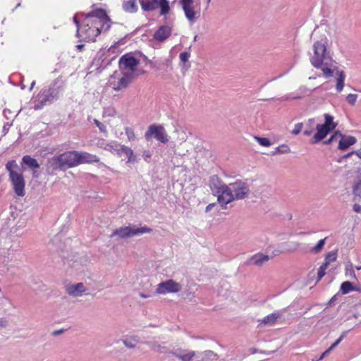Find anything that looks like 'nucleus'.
<instances>
[{"label":"nucleus","mask_w":361,"mask_h":361,"mask_svg":"<svg viewBox=\"0 0 361 361\" xmlns=\"http://www.w3.org/2000/svg\"><path fill=\"white\" fill-rule=\"evenodd\" d=\"M345 274L347 276H349L351 279H357V276H356L355 272L353 270V264L351 263L346 266V267H345Z\"/></svg>","instance_id":"e433bc0d"},{"label":"nucleus","mask_w":361,"mask_h":361,"mask_svg":"<svg viewBox=\"0 0 361 361\" xmlns=\"http://www.w3.org/2000/svg\"><path fill=\"white\" fill-rule=\"evenodd\" d=\"M83 47H84V45H83V44H78V45L76 46V48H77V49H78L79 51H81V50L82 49Z\"/></svg>","instance_id":"774afa93"},{"label":"nucleus","mask_w":361,"mask_h":361,"mask_svg":"<svg viewBox=\"0 0 361 361\" xmlns=\"http://www.w3.org/2000/svg\"><path fill=\"white\" fill-rule=\"evenodd\" d=\"M125 133L129 140H134L135 139L134 130L131 128H126Z\"/></svg>","instance_id":"49530a36"},{"label":"nucleus","mask_w":361,"mask_h":361,"mask_svg":"<svg viewBox=\"0 0 361 361\" xmlns=\"http://www.w3.org/2000/svg\"><path fill=\"white\" fill-rule=\"evenodd\" d=\"M184 11L185 18L191 23H194L200 16V9L196 10L193 0H179Z\"/></svg>","instance_id":"f8f14e48"},{"label":"nucleus","mask_w":361,"mask_h":361,"mask_svg":"<svg viewBox=\"0 0 361 361\" xmlns=\"http://www.w3.org/2000/svg\"><path fill=\"white\" fill-rule=\"evenodd\" d=\"M147 344L157 353H165L168 351V348L163 344L157 342H147Z\"/></svg>","instance_id":"a878e982"},{"label":"nucleus","mask_w":361,"mask_h":361,"mask_svg":"<svg viewBox=\"0 0 361 361\" xmlns=\"http://www.w3.org/2000/svg\"><path fill=\"white\" fill-rule=\"evenodd\" d=\"M49 162L54 168H59L60 169L75 167L79 165L78 151L67 152L53 157Z\"/></svg>","instance_id":"423d86ee"},{"label":"nucleus","mask_w":361,"mask_h":361,"mask_svg":"<svg viewBox=\"0 0 361 361\" xmlns=\"http://www.w3.org/2000/svg\"><path fill=\"white\" fill-rule=\"evenodd\" d=\"M139 63V60L130 54H126L122 56L118 62L121 71L133 78L135 77V71Z\"/></svg>","instance_id":"6e6552de"},{"label":"nucleus","mask_w":361,"mask_h":361,"mask_svg":"<svg viewBox=\"0 0 361 361\" xmlns=\"http://www.w3.org/2000/svg\"><path fill=\"white\" fill-rule=\"evenodd\" d=\"M145 137L147 140H150L154 137L157 140L162 143H167L169 140V137L164 128L161 125L152 124L150 125L145 133Z\"/></svg>","instance_id":"1a4fd4ad"},{"label":"nucleus","mask_w":361,"mask_h":361,"mask_svg":"<svg viewBox=\"0 0 361 361\" xmlns=\"http://www.w3.org/2000/svg\"><path fill=\"white\" fill-rule=\"evenodd\" d=\"M300 245L301 244L298 242H290L289 243H288V251L290 252H295L299 250Z\"/></svg>","instance_id":"58836bf2"},{"label":"nucleus","mask_w":361,"mask_h":361,"mask_svg":"<svg viewBox=\"0 0 361 361\" xmlns=\"http://www.w3.org/2000/svg\"><path fill=\"white\" fill-rule=\"evenodd\" d=\"M338 257V250H334L326 254L324 264L329 267L331 262H335Z\"/></svg>","instance_id":"393cba45"},{"label":"nucleus","mask_w":361,"mask_h":361,"mask_svg":"<svg viewBox=\"0 0 361 361\" xmlns=\"http://www.w3.org/2000/svg\"><path fill=\"white\" fill-rule=\"evenodd\" d=\"M208 185L212 195L216 197L217 202L222 209H226L227 204L235 200L247 198L250 193V187L246 182L237 180L233 183L226 184L216 175L209 178Z\"/></svg>","instance_id":"f257e3e1"},{"label":"nucleus","mask_w":361,"mask_h":361,"mask_svg":"<svg viewBox=\"0 0 361 361\" xmlns=\"http://www.w3.org/2000/svg\"><path fill=\"white\" fill-rule=\"evenodd\" d=\"M338 133H336L334 135H333L326 142V143H330L332 142V140L334 139V137L336 136V135H338Z\"/></svg>","instance_id":"69168bd1"},{"label":"nucleus","mask_w":361,"mask_h":361,"mask_svg":"<svg viewBox=\"0 0 361 361\" xmlns=\"http://www.w3.org/2000/svg\"><path fill=\"white\" fill-rule=\"evenodd\" d=\"M301 99V97L299 95H295L293 97H290L289 95H285L279 99L280 101H288L290 99Z\"/></svg>","instance_id":"864d4df0"},{"label":"nucleus","mask_w":361,"mask_h":361,"mask_svg":"<svg viewBox=\"0 0 361 361\" xmlns=\"http://www.w3.org/2000/svg\"><path fill=\"white\" fill-rule=\"evenodd\" d=\"M270 257L267 255L262 253H257L252 256L247 262V265H256L257 267L262 266L264 263L269 260Z\"/></svg>","instance_id":"f3484780"},{"label":"nucleus","mask_w":361,"mask_h":361,"mask_svg":"<svg viewBox=\"0 0 361 361\" xmlns=\"http://www.w3.org/2000/svg\"><path fill=\"white\" fill-rule=\"evenodd\" d=\"M116 145H118L117 143H112L111 145H108V147H109V149L112 152H115L116 153V152L115 151V148L116 147Z\"/></svg>","instance_id":"680f3d73"},{"label":"nucleus","mask_w":361,"mask_h":361,"mask_svg":"<svg viewBox=\"0 0 361 361\" xmlns=\"http://www.w3.org/2000/svg\"><path fill=\"white\" fill-rule=\"evenodd\" d=\"M187 351L178 350V351H171V353L175 355L176 357L180 359L181 361L183 360V358L186 354Z\"/></svg>","instance_id":"09e8293b"},{"label":"nucleus","mask_w":361,"mask_h":361,"mask_svg":"<svg viewBox=\"0 0 361 361\" xmlns=\"http://www.w3.org/2000/svg\"><path fill=\"white\" fill-rule=\"evenodd\" d=\"M317 133L311 140L312 144H316L323 140L331 131L326 126L317 124L316 126Z\"/></svg>","instance_id":"6ab92c4d"},{"label":"nucleus","mask_w":361,"mask_h":361,"mask_svg":"<svg viewBox=\"0 0 361 361\" xmlns=\"http://www.w3.org/2000/svg\"><path fill=\"white\" fill-rule=\"evenodd\" d=\"M139 295H140V296L141 298H149V295H146V294H145V293H140Z\"/></svg>","instance_id":"338daca9"},{"label":"nucleus","mask_w":361,"mask_h":361,"mask_svg":"<svg viewBox=\"0 0 361 361\" xmlns=\"http://www.w3.org/2000/svg\"><path fill=\"white\" fill-rule=\"evenodd\" d=\"M345 336V332H343L341 336L334 343L331 344V345L326 350L329 351V353L334 349L344 338Z\"/></svg>","instance_id":"79ce46f5"},{"label":"nucleus","mask_w":361,"mask_h":361,"mask_svg":"<svg viewBox=\"0 0 361 361\" xmlns=\"http://www.w3.org/2000/svg\"><path fill=\"white\" fill-rule=\"evenodd\" d=\"M338 135L341 137L338 144V148L341 150L348 149L350 146L354 145L357 141V139L351 135L345 136L341 133L338 134Z\"/></svg>","instance_id":"412c9836"},{"label":"nucleus","mask_w":361,"mask_h":361,"mask_svg":"<svg viewBox=\"0 0 361 361\" xmlns=\"http://www.w3.org/2000/svg\"><path fill=\"white\" fill-rule=\"evenodd\" d=\"M94 123L97 126V127L99 129L101 133H106V126L98 121L97 119H93Z\"/></svg>","instance_id":"de8ad7c7"},{"label":"nucleus","mask_w":361,"mask_h":361,"mask_svg":"<svg viewBox=\"0 0 361 361\" xmlns=\"http://www.w3.org/2000/svg\"><path fill=\"white\" fill-rule=\"evenodd\" d=\"M307 129L304 130V134L305 135H310L314 130V126H315V119L314 118H310L308 119L307 123Z\"/></svg>","instance_id":"72a5a7b5"},{"label":"nucleus","mask_w":361,"mask_h":361,"mask_svg":"<svg viewBox=\"0 0 361 361\" xmlns=\"http://www.w3.org/2000/svg\"><path fill=\"white\" fill-rule=\"evenodd\" d=\"M353 209L356 213H361V206L358 204H355L353 207Z\"/></svg>","instance_id":"4d7b16f0"},{"label":"nucleus","mask_w":361,"mask_h":361,"mask_svg":"<svg viewBox=\"0 0 361 361\" xmlns=\"http://www.w3.org/2000/svg\"><path fill=\"white\" fill-rule=\"evenodd\" d=\"M78 164H92L99 161V158L95 155L85 152H78Z\"/></svg>","instance_id":"a211bd4d"},{"label":"nucleus","mask_w":361,"mask_h":361,"mask_svg":"<svg viewBox=\"0 0 361 361\" xmlns=\"http://www.w3.org/2000/svg\"><path fill=\"white\" fill-rule=\"evenodd\" d=\"M290 152V149L287 145H281L276 147L275 151L273 152V154H287Z\"/></svg>","instance_id":"c9c22d12"},{"label":"nucleus","mask_w":361,"mask_h":361,"mask_svg":"<svg viewBox=\"0 0 361 361\" xmlns=\"http://www.w3.org/2000/svg\"><path fill=\"white\" fill-rule=\"evenodd\" d=\"M172 33V27L168 24L162 25L154 33L153 39L158 42H163L167 39Z\"/></svg>","instance_id":"4468645a"},{"label":"nucleus","mask_w":361,"mask_h":361,"mask_svg":"<svg viewBox=\"0 0 361 361\" xmlns=\"http://www.w3.org/2000/svg\"><path fill=\"white\" fill-rule=\"evenodd\" d=\"M22 161L30 169H38L39 167L37 160L29 155L24 156L22 159Z\"/></svg>","instance_id":"bb28decb"},{"label":"nucleus","mask_w":361,"mask_h":361,"mask_svg":"<svg viewBox=\"0 0 361 361\" xmlns=\"http://www.w3.org/2000/svg\"><path fill=\"white\" fill-rule=\"evenodd\" d=\"M325 122L322 126H326V128H329V130H334L336 125L334 123V118L329 114H326L324 115Z\"/></svg>","instance_id":"473e14b6"},{"label":"nucleus","mask_w":361,"mask_h":361,"mask_svg":"<svg viewBox=\"0 0 361 361\" xmlns=\"http://www.w3.org/2000/svg\"><path fill=\"white\" fill-rule=\"evenodd\" d=\"M355 154L359 158L361 159V149L357 150V151H355V152H353L351 153H348L347 154L345 157H349L351 154Z\"/></svg>","instance_id":"6e6d98bb"},{"label":"nucleus","mask_w":361,"mask_h":361,"mask_svg":"<svg viewBox=\"0 0 361 361\" xmlns=\"http://www.w3.org/2000/svg\"><path fill=\"white\" fill-rule=\"evenodd\" d=\"M326 239H327V237H325L324 238L319 240L318 241V243L316 244V245L312 247L309 250V252L310 253L314 254V255L320 253L322 251V250L324 249V247L326 244Z\"/></svg>","instance_id":"b1692460"},{"label":"nucleus","mask_w":361,"mask_h":361,"mask_svg":"<svg viewBox=\"0 0 361 361\" xmlns=\"http://www.w3.org/2000/svg\"><path fill=\"white\" fill-rule=\"evenodd\" d=\"M123 344L128 348H134L137 343V339L135 337H130L126 338L123 341Z\"/></svg>","instance_id":"f704fd0d"},{"label":"nucleus","mask_w":361,"mask_h":361,"mask_svg":"<svg viewBox=\"0 0 361 361\" xmlns=\"http://www.w3.org/2000/svg\"><path fill=\"white\" fill-rule=\"evenodd\" d=\"M331 62V61H329L328 66H322L321 68L323 71V74L326 78H329L331 77L335 71H336V72L338 71L336 67H335L334 68H331L329 67Z\"/></svg>","instance_id":"2f4dec72"},{"label":"nucleus","mask_w":361,"mask_h":361,"mask_svg":"<svg viewBox=\"0 0 361 361\" xmlns=\"http://www.w3.org/2000/svg\"><path fill=\"white\" fill-rule=\"evenodd\" d=\"M338 78L336 79V90L340 92L343 90L344 87V81L345 79V75L343 71H337Z\"/></svg>","instance_id":"5701e85b"},{"label":"nucleus","mask_w":361,"mask_h":361,"mask_svg":"<svg viewBox=\"0 0 361 361\" xmlns=\"http://www.w3.org/2000/svg\"><path fill=\"white\" fill-rule=\"evenodd\" d=\"M195 355L194 351H187L183 361H192Z\"/></svg>","instance_id":"3c124183"},{"label":"nucleus","mask_w":361,"mask_h":361,"mask_svg":"<svg viewBox=\"0 0 361 361\" xmlns=\"http://www.w3.org/2000/svg\"><path fill=\"white\" fill-rule=\"evenodd\" d=\"M66 291L70 296L77 298L82 296L87 291V288L83 283H77L67 285Z\"/></svg>","instance_id":"2eb2a0df"},{"label":"nucleus","mask_w":361,"mask_h":361,"mask_svg":"<svg viewBox=\"0 0 361 361\" xmlns=\"http://www.w3.org/2000/svg\"><path fill=\"white\" fill-rule=\"evenodd\" d=\"M216 206V203H211V204H209L207 207H206V209H205V212H209L210 210H212V209L213 207H214Z\"/></svg>","instance_id":"bf43d9fd"},{"label":"nucleus","mask_w":361,"mask_h":361,"mask_svg":"<svg viewBox=\"0 0 361 361\" xmlns=\"http://www.w3.org/2000/svg\"><path fill=\"white\" fill-rule=\"evenodd\" d=\"M11 126V124H9L8 123H6V124L4 126V127H3V132H4V134H6V133L8 132V129H9V128H10V126Z\"/></svg>","instance_id":"052dcab7"},{"label":"nucleus","mask_w":361,"mask_h":361,"mask_svg":"<svg viewBox=\"0 0 361 361\" xmlns=\"http://www.w3.org/2000/svg\"><path fill=\"white\" fill-rule=\"evenodd\" d=\"M353 291H357L361 292V286L360 285H355L353 286Z\"/></svg>","instance_id":"0e129e2a"},{"label":"nucleus","mask_w":361,"mask_h":361,"mask_svg":"<svg viewBox=\"0 0 361 361\" xmlns=\"http://www.w3.org/2000/svg\"><path fill=\"white\" fill-rule=\"evenodd\" d=\"M116 147L115 151L116 152L117 155L121 157L124 154L127 157L128 160L126 163H133L136 161V157L134 154L133 151L130 147L121 145H116Z\"/></svg>","instance_id":"dca6fc26"},{"label":"nucleus","mask_w":361,"mask_h":361,"mask_svg":"<svg viewBox=\"0 0 361 361\" xmlns=\"http://www.w3.org/2000/svg\"><path fill=\"white\" fill-rule=\"evenodd\" d=\"M353 200L360 202L361 200V180H359L353 188Z\"/></svg>","instance_id":"c85d7f7f"},{"label":"nucleus","mask_w":361,"mask_h":361,"mask_svg":"<svg viewBox=\"0 0 361 361\" xmlns=\"http://www.w3.org/2000/svg\"><path fill=\"white\" fill-rule=\"evenodd\" d=\"M73 22L77 26L78 37H82L86 42L95 41L101 32L107 31L111 27L110 19L102 9L88 13L81 26L78 20V14L73 16Z\"/></svg>","instance_id":"f03ea898"},{"label":"nucleus","mask_w":361,"mask_h":361,"mask_svg":"<svg viewBox=\"0 0 361 361\" xmlns=\"http://www.w3.org/2000/svg\"><path fill=\"white\" fill-rule=\"evenodd\" d=\"M303 124L302 123H296L294 126V128L292 130V133L293 135H298L299 134L302 128Z\"/></svg>","instance_id":"8fccbe9b"},{"label":"nucleus","mask_w":361,"mask_h":361,"mask_svg":"<svg viewBox=\"0 0 361 361\" xmlns=\"http://www.w3.org/2000/svg\"><path fill=\"white\" fill-rule=\"evenodd\" d=\"M61 90L60 86L56 85V81L49 87L42 89L37 95L34 109L39 110L46 105L53 103L59 97Z\"/></svg>","instance_id":"39448f33"},{"label":"nucleus","mask_w":361,"mask_h":361,"mask_svg":"<svg viewBox=\"0 0 361 361\" xmlns=\"http://www.w3.org/2000/svg\"><path fill=\"white\" fill-rule=\"evenodd\" d=\"M353 285L350 281H344L341 283L340 290L342 294L345 295L349 293L350 291H353Z\"/></svg>","instance_id":"7c9ffc66"},{"label":"nucleus","mask_w":361,"mask_h":361,"mask_svg":"<svg viewBox=\"0 0 361 361\" xmlns=\"http://www.w3.org/2000/svg\"><path fill=\"white\" fill-rule=\"evenodd\" d=\"M326 43L327 38L324 37L314 42L313 44V54L310 55V61L316 68H322V66H328L329 61H332L326 50Z\"/></svg>","instance_id":"7ed1b4c3"},{"label":"nucleus","mask_w":361,"mask_h":361,"mask_svg":"<svg viewBox=\"0 0 361 361\" xmlns=\"http://www.w3.org/2000/svg\"><path fill=\"white\" fill-rule=\"evenodd\" d=\"M152 229L147 226L137 227L135 225H130L115 229L110 235V237L118 236L119 238H128L143 233H150Z\"/></svg>","instance_id":"0eeeda50"},{"label":"nucleus","mask_w":361,"mask_h":361,"mask_svg":"<svg viewBox=\"0 0 361 361\" xmlns=\"http://www.w3.org/2000/svg\"><path fill=\"white\" fill-rule=\"evenodd\" d=\"M142 9L152 11L160 8V15L165 16L170 11L169 3L167 0H139Z\"/></svg>","instance_id":"9d476101"},{"label":"nucleus","mask_w":361,"mask_h":361,"mask_svg":"<svg viewBox=\"0 0 361 361\" xmlns=\"http://www.w3.org/2000/svg\"><path fill=\"white\" fill-rule=\"evenodd\" d=\"M345 336V332H343L341 336L334 343L331 344V345L326 350L329 351V353L334 349L344 338Z\"/></svg>","instance_id":"37998d69"},{"label":"nucleus","mask_w":361,"mask_h":361,"mask_svg":"<svg viewBox=\"0 0 361 361\" xmlns=\"http://www.w3.org/2000/svg\"><path fill=\"white\" fill-rule=\"evenodd\" d=\"M123 8L125 11L134 13L137 11L135 0L124 1L123 3Z\"/></svg>","instance_id":"cd10ccee"},{"label":"nucleus","mask_w":361,"mask_h":361,"mask_svg":"<svg viewBox=\"0 0 361 361\" xmlns=\"http://www.w3.org/2000/svg\"><path fill=\"white\" fill-rule=\"evenodd\" d=\"M143 158L145 161H148V159L151 157V154L149 151H145L143 152Z\"/></svg>","instance_id":"13d9d810"},{"label":"nucleus","mask_w":361,"mask_h":361,"mask_svg":"<svg viewBox=\"0 0 361 361\" xmlns=\"http://www.w3.org/2000/svg\"><path fill=\"white\" fill-rule=\"evenodd\" d=\"M255 140L258 142V143L264 147H268L271 145V142L268 138L266 137H255Z\"/></svg>","instance_id":"a19ab883"},{"label":"nucleus","mask_w":361,"mask_h":361,"mask_svg":"<svg viewBox=\"0 0 361 361\" xmlns=\"http://www.w3.org/2000/svg\"><path fill=\"white\" fill-rule=\"evenodd\" d=\"M133 78L121 71L120 74L114 73L109 80L110 87L114 90H121L126 88L132 82Z\"/></svg>","instance_id":"9b49d317"},{"label":"nucleus","mask_w":361,"mask_h":361,"mask_svg":"<svg viewBox=\"0 0 361 361\" xmlns=\"http://www.w3.org/2000/svg\"><path fill=\"white\" fill-rule=\"evenodd\" d=\"M286 309H283L281 311L274 312L260 320V323L264 325L271 326L277 321L279 318L283 315Z\"/></svg>","instance_id":"aec40b11"},{"label":"nucleus","mask_w":361,"mask_h":361,"mask_svg":"<svg viewBox=\"0 0 361 361\" xmlns=\"http://www.w3.org/2000/svg\"><path fill=\"white\" fill-rule=\"evenodd\" d=\"M190 57V51H183L181 52L179 55L180 61L183 63V66L185 67L186 69H188L190 66V64H187L188 63Z\"/></svg>","instance_id":"c756f323"},{"label":"nucleus","mask_w":361,"mask_h":361,"mask_svg":"<svg viewBox=\"0 0 361 361\" xmlns=\"http://www.w3.org/2000/svg\"><path fill=\"white\" fill-rule=\"evenodd\" d=\"M329 351H327L326 350L321 355H319V357H314L313 358L312 360V361H319V360H322V359H324L326 356H327L329 355Z\"/></svg>","instance_id":"5fc2aeb1"},{"label":"nucleus","mask_w":361,"mask_h":361,"mask_svg":"<svg viewBox=\"0 0 361 361\" xmlns=\"http://www.w3.org/2000/svg\"><path fill=\"white\" fill-rule=\"evenodd\" d=\"M116 114V110L114 108H104L103 111V116L114 117Z\"/></svg>","instance_id":"ea45409f"},{"label":"nucleus","mask_w":361,"mask_h":361,"mask_svg":"<svg viewBox=\"0 0 361 361\" xmlns=\"http://www.w3.org/2000/svg\"><path fill=\"white\" fill-rule=\"evenodd\" d=\"M7 326V322L4 319H0V328L6 327Z\"/></svg>","instance_id":"e2e57ef3"},{"label":"nucleus","mask_w":361,"mask_h":361,"mask_svg":"<svg viewBox=\"0 0 361 361\" xmlns=\"http://www.w3.org/2000/svg\"><path fill=\"white\" fill-rule=\"evenodd\" d=\"M328 269V267L326 264H322L317 272V281H320L326 274V270Z\"/></svg>","instance_id":"4c0bfd02"},{"label":"nucleus","mask_w":361,"mask_h":361,"mask_svg":"<svg viewBox=\"0 0 361 361\" xmlns=\"http://www.w3.org/2000/svg\"><path fill=\"white\" fill-rule=\"evenodd\" d=\"M6 169L9 173V178L13 185L14 192L18 196L25 195V180L23 173L14 160L8 161L6 164Z\"/></svg>","instance_id":"20e7f679"},{"label":"nucleus","mask_w":361,"mask_h":361,"mask_svg":"<svg viewBox=\"0 0 361 361\" xmlns=\"http://www.w3.org/2000/svg\"><path fill=\"white\" fill-rule=\"evenodd\" d=\"M173 133L177 135L176 140L180 144H182L183 142H185L188 139V135L185 130L180 126L175 128Z\"/></svg>","instance_id":"4be33fe9"},{"label":"nucleus","mask_w":361,"mask_h":361,"mask_svg":"<svg viewBox=\"0 0 361 361\" xmlns=\"http://www.w3.org/2000/svg\"><path fill=\"white\" fill-rule=\"evenodd\" d=\"M205 355L210 360H216L218 357V355L211 350L205 351Z\"/></svg>","instance_id":"603ef678"},{"label":"nucleus","mask_w":361,"mask_h":361,"mask_svg":"<svg viewBox=\"0 0 361 361\" xmlns=\"http://www.w3.org/2000/svg\"><path fill=\"white\" fill-rule=\"evenodd\" d=\"M182 286L180 283L174 281L172 279L159 283L156 288V293L158 294L165 295L167 293H176L181 290Z\"/></svg>","instance_id":"ddd939ff"},{"label":"nucleus","mask_w":361,"mask_h":361,"mask_svg":"<svg viewBox=\"0 0 361 361\" xmlns=\"http://www.w3.org/2000/svg\"><path fill=\"white\" fill-rule=\"evenodd\" d=\"M345 336V332H343L341 336L334 343L331 344V345L326 350L329 351V353L334 349L344 338Z\"/></svg>","instance_id":"c03bdc74"},{"label":"nucleus","mask_w":361,"mask_h":361,"mask_svg":"<svg viewBox=\"0 0 361 361\" xmlns=\"http://www.w3.org/2000/svg\"><path fill=\"white\" fill-rule=\"evenodd\" d=\"M358 96L356 94H349L346 97V100L351 106H354L356 103Z\"/></svg>","instance_id":"a18cd8bd"}]
</instances>
